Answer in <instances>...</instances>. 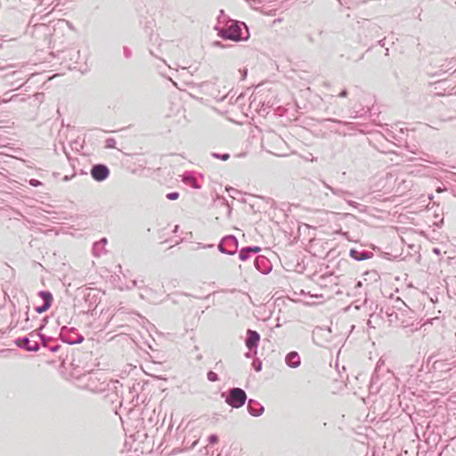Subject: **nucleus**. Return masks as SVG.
<instances>
[{"instance_id":"obj_6","label":"nucleus","mask_w":456,"mask_h":456,"mask_svg":"<svg viewBox=\"0 0 456 456\" xmlns=\"http://www.w3.org/2000/svg\"><path fill=\"white\" fill-rule=\"evenodd\" d=\"M238 247V240L233 235L224 236L217 246L218 250L221 253L230 256H232L237 252Z\"/></svg>"},{"instance_id":"obj_33","label":"nucleus","mask_w":456,"mask_h":456,"mask_svg":"<svg viewBox=\"0 0 456 456\" xmlns=\"http://www.w3.org/2000/svg\"><path fill=\"white\" fill-rule=\"evenodd\" d=\"M200 248H212L214 247L213 244H208V245H202V246H199Z\"/></svg>"},{"instance_id":"obj_8","label":"nucleus","mask_w":456,"mask_h":456,"mask_svg":"<svg viewBox=\"0 0 456 456\" xmlns=\"http://www.w3.org/2000/svg\"><path fill=\"white\" fill-rule=\"evenodd\" d=\"M260 336L256 330H248L246 346L249 350H252L258 346Z\"/></svg>"},{"instance_id":"obj_20","label":"nucleus","mask_w":456,"mask_h":456,"mask_svg":"<svg viewBox=\"0 0 456 456\" xmlns=\"http://www.w3.org/2000/svg\"><path fill=\"white\" fill-rule=\"evenodd\" d=\"M300 158L305 161H311V162L317 160V159L311 152H306L305 154H301Z\"/></svg>"},{"instance_id":"obj_26","label":"nucleus","mask_w":456,"mask_h":456,"mask_svg":"<svg viewBox=\"0 0 456 456\" xmlns=\"http://www.w3.org/2000/svg\"><path fill=\"white\" fill-rule=\"evenodd\" d=\"M345 201L351 207L354 208H359L361 205L354 200H348L347 198L345 200Z\"/></svg>"},{"instance_id":"obj_9","label":"nucleus","mask_w":456,"mask_h":456,"mask_svg":"<svg viewBox=\"0 0 456 456\" xmlns=\"http://www.w3.org/2000/svg\"><path fill=\"white\" fill-rule=\"evenodd\" d=\"M265 411L264 406L257 401L249 399L248 402V411L254 417H258L263 414Z\"/></svg>"},{"instance_id":"obj_45","label":"nucleus","mask_w":456,"mask_h":456,"mask_svg":"<svg viewBox=\"0 0 456 456\" xmlns=\"http://www.w3.org/2000/svg\"><path fill=\"white\" fill-rule=\"evenodd\" d=\"M48 346H54L55 345L51 346V341H48Z\"/></svg>"},{"instance_id":"obj_12","label":"nucleus","mask_w":456,"mask_h":456,"mask_svg":"<svg viewBox=\"0 0 456 456\" xmlns=\"http://www.w3.org/2000/svg\"><path fill=\"white\" fill-rule=\"evenodd\" d=\"M260 250V248L257 246L245 247L240 249L239 257L241 261H246L250 257L251 254H256Z\"/></svg>"},{"instance_id":"obj_15","label":"nucleus","mask_w":456,"mask_h":456,"mask_svg":"<svg viewBox=\"0 0 456 456\" xmlns=\"http://www.w3.org/2000/svg\"><path fill=\"white\" fill-rule=\"evenodd\" d=\"M107 244V239L102 238L99 241L95 242L93 246V254L94 256H100L102 254L105 253L106 250L104 248Z\"/></svg>"},{"instance_id":"obj_32","label":"nucleus","mask_w":456,"mask_h":456,"mask_svg":"<svg viewBox=\"0 0 456 456\" xmlns=\"http://www.w3.org/2000/svg\"><path fill=\"white\" fill-rule=\"evenodd\" d=\"M255 370L256 371H260L261 370V362H259L257 365L255 364Z\"/></svg>"},{"instance_id":"obj_3","label":"nucleus","mask_w":456,"mask_h":456,"mask_svg":"<svg viewBox=\"0 0 456 456\" xmlns=\"http://www.w3.org/2000/svg\"><path fill=\"white\" fill-rule=\"evenodd\" d=\"M222 397L225 398V403L232 408H240L245 404L247 401L246 392L239 387H233L226 393H222Z\"/></svg>"},{"instance_id":"obj_24","label":"nucleus","mask_w":456,"mask_h":456,"mask_svg":"<svg viewBox=\"0 0 456 456\" xmlns=\"http://www.w3.org/2000/svg\"><path fill=\"white\" fill-rule=\"evenodd\" d=\"M167 198L170 200H175L179 198V193L177 191L169 192L167 194Z\"/></svg>"},{"instance_id":"obj_16","label":"nucleus","mask_w":456,"mask_h":456,"mask_svg":"<svg viewBox=\"0 0 456 456\" xmlns=\"http://www.w3.org/2000/svg\"><path fill=\"white\" fill-rule=\"evenodd\" d=\"M266 262H267V259L263 256H257L255 260L256 268L262 273H267L270 271L269 266H266L265 268L261 267V266H263V265L266 264Z\"/></svg>"},{"instance_id":"obj_7","label":"nucleus","mask_w":456,"mask_h":456,"mask_svg":"<svg viewBox=\"0 0 456 456\" xmlns=\"http://www.w3.org/2000/svg\"><path fill=\"white\" fill-rule=\"evenodd\" d=\"M110 170L106 165L96 164L92 167L91 175L97 182H102L108 178Z\"/></svg>"},{"instance_id":"obj_37","label":"nucleus","mask_w":456,"mask_h":456,"mask_svg":"<svg viewBox=\"0 0 456 456\" xmlns=\"http://www.w3.org/2000/svg\"><path fill=\"white\" fill-rule=\"evenodd\" d=\"M379 44L381 45V46H384L385 45V39H382L379 42Z\"/></svg>"},{"instance_id":"obj_2","label":"nucleus","mask_w":456,"mask_h":456,"mask_svg":"<svg viewBox=\"0 0 456 456\" xmlns=\"http://www.w3.org/2000/svg\"><path fill=\"white\" fill-rule=\"evenodd\" d=\"M218 36L224 39L241 41L248 39V32L244 23L232 20L230 26L219 30Z\"/></svg>"},{"instance_id":"obj_43","label":"nucleus","mask_w":456,"mask_h":456,"mask_svg":"<svg viewBox=\"0 0 456 456\" xmlns=\"http://www.w3.org/2000/svg\"><path fill=\"white\" fill-rule=\"evenodd\" d=\"M434 252H436V254H438V253H439V250H438L437 248H435V249H434Z\"/></svg>"},{"instance_id":"obj_46","label":"nucleus","mask_w":456,"mask_h":456,"mask_svg":"<svg viewBox=\"0 0 456 456\" xmlns=\"http://www.w3.org/2000/svg\"><path fill=\"white\" fill-rule=\"evenodd\" d=\"M230 190H232V191H235L234 188L227 189V191H230Z\"/></svg>"},{"instance_id":"obj_40","label":"nucleus","mask_w":456,"mask_h":456,"mask_svg":"<svg viewBox=\"0 0 456 456\" xmlns=\"http://www.w3.org/2000/svg\"><path fill=\"white\" fill-rule=\"evenodd\" d=\"M63 180H64V181H69V177L68 175H65V176L63 177Z\"/></svg>"},{"instance_id":"obj_44","label":"nucleus","mask_w":456,"mask_h":456,"mask_svg":"<svg viewBox=\"0 0 456 456\" xmlns=\"http://www.w3.org/2000/svg\"><path fill=\"white\" fill-rule=\"evenodd\" d=\"M400 325H402V326H403V327H405V326H406V324H404V322H402L400 323Z\"/></svg>"},{"instance_id":"obj_14","label":"nucleus","mask_w":456,"mask_h":456,"mask_svg":"<svg viewBox=\"0 0 456 456\" xmlns=\"http://www.w3.org/2000/svg\"><path fill=\"white\" fill-rule=\"evenodd\" d=\"M182 181L194 189L200 188V185L191 172H184L182 175Z\"/></svg>"},{"instance_id":"obj_39","label":"nucleus","mask_w":456,"mask_h":456,"mask_svg":"<svg viewBox=\"0 0 456 456\" xmlns=\"http://www.w3.org/2000/svg\"><path fill=\"white\" fill-rule=\"evenodd\" d=\"M409 151H410L411 152L414 153V154H417V151H415V150L409 149Z\"/></svg>"},{"instance_id":"obj_31","label":"nucleus","mask_w":456,"mask_h":456,"mask_svg":"<svg viewBox=\"0 0 456 456\" xmlns=\"http://www.w3.org/2000/svg\"><path fill=\"white\" fill-rule=\"evenodd\" d=\"M347 94H348L347 90H346V89H344V90H342V91L338 94V96H339V97L344 98V97H346V96H347Z\"/></svg>"},{"instance_id":"obj_23","label":"nucleus","mask_w":456,"mask_h":456,"mask_svg":"<svg viewBox=\"0 0 456 456\" xmlns=\"http://www.w3.org/2000/svg\"><path fill=\"white\" fill-rule=\"evenodd\" d=\"M212 156L216 159H219L222 160H227L230 158V155L228 153H224V154L212 153Z\"/></svg>"},{"instance_id":"obj_5","label":"nucleus","mask_w":456,"mask_h":456,"mask_svg":"<svg viewBox=\"0 0 456 456\" xmlns=\"http://www.w3.org/2000/svg\"><path fill=\"white\" fill-rule=\"evenodd\" d=\"M60 338L62 342L69 345L80 344L84 340V337L77 333L75 328H68L66 326L61 329Z\"/></svg>"},{"instance_id":"obj_28","label":"nucleus","mask_w":456,"mask_h":456,"mask_svg":"<svg viewBox=\"0 0 456 456\" xmlns=\"http://www.w3.org/2000/svg\"><path fill=\"white\" fill-rule=\"evenodd\" d=\"M29 184L31 186H33V187H37V186L41 185L42 183L40 181H38V180H36V179H30L29 180Z\"/></svg>"},{"instance_id":"obj_1","label":"nucleus","mask_w":456,"mask_h":456,"mask_svg":"<svg viewBox=\"0 0 456 456\" xmlns=\"http://www.w3.org/2000/svg\"><path fill=\"white\" fill-rule=\"evenodd\" d=\"M44 326L45 325L42 324L38 328L37 331L30 332L28 337L18 338L14 342L15 345L18 347L25 349L28 352H37L39 350V343L37 340L39 338L41 340L43 347L47 348L49 351L53 353L57 352L60 349L61 346L59 344H55L54 346H48V341H52L53 338L45 336L40 332L43 330Z\"/></svg>"},{"instance_id":"obj_34","label":"nucleus","mask_w":456,"mask_h":456,"mask_svg":"<svg viewBox=\"0 0 456 456\" xmlns=\"http://www.w3.org/2000/svg\"><path fill=\"white\" fill-rule=\"evenodd\" d=\"M132 286L138 287V281L136 280L132 281ZM139 288H141V287L139 286Z\"/></svg>"},{"instance_id":"obj_41","label":"nucleus","mask_w":456,"mask_h":456,"mask_svg":"<svg viewBox=\"0 0 456 456\" xmlns=\"http://www.w3.org/2000/svg\"><path fill=\"white\" fill-rule=\"evenodd\" d=\"M392 316H393V314H389V317H390L389 322H393V320L391 319V317H392Z\"/></svg>"},{"instance_id":"obj_42","label":"nucleus","mask_w":456,"mask_h":456,"mask_svg":"<svg viewBox=\"0 0 456 456\" xmlns=\"http://www.w3.org/2000/svg\"><path fill=\"white\" fill-rule=\"evenodd\" d=\"M20 71H13L12 72L13 75L20 74Z\"/></svg>"},{"instance_id":"obj_4","label":"nucleus","mask_w":456,"mask_h":456,"mask_svg":"<svg viewBox=\"0 0 456 456\" xmlns=\"http://www.w3.org/2000/svg\"><path fill=\"white\" fill-rule=\"evenodd\" d=\"M383 377H387V379L390 380L394 379V374L385 367V362L379 359L371 377V387L382 385L381 380Z\"/></svg>"},{"instance_id":"obj_25","label":"nucleus","mask_w":456,"mask_h":456,"mask_svg":"<svg viewBox=\"0 0 456 456\" xmlns=\"http://www.w3.org/2000/svg\"><path fill=\"white\" fill-rule=\"evenodd\" d=\"M50 307H51V306H49V305H46L43 304L42 305L37 306V307L36 308V311H37L38 314H42V313L46 312Z\"/></svg>"},{"instance_id":"obj_36","label":"nucleus","mask_w":456,"mask_h":456,"mask_svg":"<svg viewBox=\"0 0 456 456\" xmlns=\"http://www.w3.org/2000/svg\"><path fill=\"white\" fill-rule=\"evenodd\" d=\"M246 76H247V70H246V69H244V70L242 71V77H243V79L246 77Z\"/></svg>"},{"instance_id":"obj_21","label":"nucleus","mask_w":456,"mask_h":456,"mask_svg":"<svg viewBox=\"0 0 456 456\" xmlns=\"http://www.w3.org/2000/svg\"><path fill=\"white\" fill-rule=\"evenodd\" d=\"M105 147L108 149H113L116 147V140L114 138H108L105 141Z\"/></svg>"},{"instance_id":"obj_22","label":"nucleus","mask_w":456,"mask_h":456,"mask_svg":"<svg viewBox=\"0 0 456 456\" xmlns=\"http://www.w3.org/2000/svg\"><path fill=\"white\" fill-rule=\"evenodd\" d=\"M207 377H208V379L211 382H216L218 380V375L212 370L208 372Z\"/></svg>"},{"instance_id":"obj_19","label":"nucleus","mask_w":456,"mask_h":456,"mask_svg":"<svg viewBox=\"0 0 456 456\" xmlns=\"http://www.w3.org/2000/svg\"><path fill=\"white\" fill-rule=\"evenodd\" d=\"M67 54L70 57V60H74V63L77 62V58L79 56V51L71 49L68 51Z\"/></svg>"},{"instance_id":"obj_27","label":"nucleus","mask_w":456,"mask_h":456,"mask_svg":"<svg viewBox=\"0 0 456 456\" xmlns=\"http://www.w3.org/2000/svg\"><path fill=\"white\" fill-rule=\"evenodd\" d=\"M123 53H124V56L126 58V59H129L131 56H132V52L131 50L126 47V46H124L123 47Z\"/></svg>"},{"instance_id":"obj_18","label":"nucleus","mask_w":456,"mask_h":456,"mask_svg":"<svg viewBox=\"0 0 456 456\" xmlns=\"http://www.w3.org/2000/svg\"><path fill=\"white\" fill-rule=\"evenodd\" d=\"M326 121H330V122H334V123H338V124H343L345 126H346L348 127L349 130H354V124L353 123H350V122H343L341 120H338V119H335V118H327L325 119Z\"/></svg>"},{"instance_id":"obj_17","label":"nucleus","mask_w":456,"mask_h":456,"mask_svg":"<svg viewBox=\"0 0 456 456\" xmlns=\"http://www.w3.org/2000/svg\"><path fill=\"white\" fill-rule=\"evenodd\" d=\"M39 297L44 300V304L51 306L53 303V295L49 291L42 290L38 293Z\"/></svg>"},{"instance_id":"obj_11","label":"nucleus","mask_w":456,"mask_h":456,"mask_svg":"<svg viewBox=\"0 0 456 456\" xmlns=\"http://www.w3.org/2000/svg\"><path fill=\"white\" fill-rule=\"evenodd\" d=\"M349 255L356 261H362L370 258L373 254L366 250L350 249Z\"/></svg>"},{"instance_id":"obj_35","label":"nucleus","mask_w":456,"mask_h":456,"mask_svg":"<svg viewBox=\"0 0 456 456\" xmlns=\"http://www.w3.org/2000/svg\"><path fill=\"white\" fill-rule=\"evenodd\" d=\"M256 101V96H254V99L252 100V102L250 103L251 107L253 106V104H255Z\"/></svg>"},{"instance_id":"obj_30","label":"nucleus","mask_w":456,"mask_h":456,"mask_svg":"<svg viewBox=\"0 0 456 456\" xmlns=\"http://www.w3.org/2000/svg\"><path fill=\"white\" fill-rule=\"evenodd\" d=\"M224 365L222 361H218L215 364V369L217 370H222L224 369Z\"/></svg>"},{"instance_id":"obj_10","label":"nucleus","mask_w":456,"mask_h":456,"mask_svg":"<svg viewBox=\"0 0 456 456\" xmlns=\"http://www.w3.org/2000/svg\"><path fill=\"white\" fill-rule=\"evenodd\" d=\"M285 362L289 367L296 369L300 366L301 359L297 352L292 351L286 355Z\"/></svg>"},{"instance_id":"obj_29","label":"nucleus","mask_w":456,"mask_h":456,"mask_svg":"<svg viewBox=\"0 0 456 456\" xmlns=\"http://www.w3.org/2000/svg\"><path fill=\"white\" fill-rule=\"evenodd\" d=\"M217 441H218V437H217V436H216V435H211V436H209V437H208V442H209L210 444H216V443H217Z\"/></svg>"},{"instance_id":"obj_38","label":"nucleus","mask_w":456,"mask_h":456,"mask_svg":"<svg viewBox=\"0 0 456 456\" xmlns=\"http://www.w3.org/2000/svg\"><path fill=\"white\" fill-rule=\"evenodd\" d=\"M15 97H17V95H13L10 100H3V102H7L8 101H11Z\"/></svg>"},{"instance_id":"obj_13","label":"nucleus","mask_w":456,"mask_h":456,"mask_svg":"<svg viewBox=\"0 0 456 456\" xmlns=\"http://www.w3.org/2000/svg\"><path fill=\"white\" fill-rule=\"evenodd\" d=\"M325 188L331 191L332 194L343 199L344 200L347 198V196H351L352 193L348 191L342 190L340 188H334L329 185L327 183L322 182Z\"/></svg>"}]
</instances>
